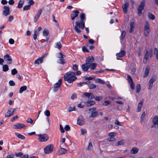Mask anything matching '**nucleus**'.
I'll return each mask as SVG.
<instances>
[{
	"instance_id": "nucleus-20",
	"label": "nucleus",
	"mask_w": 158,
	"mask_h": 158,
	"mask_svg": "<svg viewBox=\"0 0 158 158\" xmlns=\"http://www.w3.org/2000/svg\"><path fill=\"white\" fill-rule=\"evenodd\" d=\"M126 54V52L125 51L122 50L120 52L116 54L117 56L118 57H122L124 56Z\"/></svg>"
},
{
	"instance_id": "nucleus-4",
	"label": "nucleus",
	"mask_w": 158,
	"mask_h": 158,
	"mask_svg": "<svg viewBox=\"0 0 158 158\" xmlns=\"http://www.w3.org/2000/svg\"><path fill=\"white\" fill-rule=\"evenodd\" d=\"M54 147L52 144H49L47 146L44 148V152L46 154L51 153L53 150Z\"/></svg>"
},
{
	"instance_id": "nucleus-28",
	"label": "nucleus",
	"mask_w": 158,
	"mask_h": 158,
	"mask_svg": "<svg viewBox=\"0 0 158 158\" xmlns=\"http://www.w3.org/2000/svg\"><path fill=\"white\" fill-rule=\"evenodd\" d=\"M27 89V87L26 85H24L21 87L19 90V93L20 94L22 93L23 92L26 90Z\"/></svg>"
},
{
	"instance_id": "nucleus-38",
	"label": "nucleus",
	"mask_w": 158,
	"mask_h": 158,
	"mask_svg": "<svg viewBox=\"0 0 158 158\" xmlns=\"http://www.w3.org/2000/svg\"><path fill=\"white\" fill-rule=\"evenodd\" d=\"M43 35L45 36H47L49 34V31L48 30L45 29L43 31Z\"/></svg>"
},
{
	"instance_id": "nucleus-6",
	"label": "nucleus",
	"mask_w": 158,
	"mask_h": 158,
	"mask_svg": "<svg viewBox=\"0 0 158 158\" xmlns=\"http://www.w3.org/2000/svg\"><path fill=\"white\" fill-rule=\"evenodd\" d=\"M48 55V53H47L44 54L41 57H40L35 60L34 61V64H37L39 65L40 63H42L44 60L45 58Z\"/></svg>"
},
{
	"instance_id": "nucleus-50",
	"label": "nucleus",
	"mask_w": 158,
	"mask_h": 158,
	"mask_svg": "<svg viewBox=\"0 0 158 158\" xmlns=\"http://www.w3.org/2000/svg\"><path fill=\"white\" fill-rule=\"evenodd\" d=\"M96 87V85L93 84H90L89 85V87L90 89L95 88Z\"/></svg>"
},
{
	"instance_id": "nucleus-39",
	"label": "nucleus",
	"mask_w": 158,
	"mask_h": 158,
	"mask_svg": "<svg viewBox=\"0 0 158 158\" xmlns=\"http://www.w3.org/2000/svg\"><path fill=\"white\" fill-rule=\"evenodd\" d=\"M9 70L8 66L6 64L4 65L2 67V70L4 72H6Z\"/></svg>"
},
{
	"instance_id": "nucleus-53",
	"label": "nucleus",
	"mask_w": 158,
	"mask_h": 158,
	"mask_svg": "<svg viewBox=\"0 0 158 158\" xmlns=\"http://www.w3.org/2000/svg\"><path fill=\"white\" fill-rule=\"evenodd\" d=\"M102 97L101 96H96L95 97V99L97 101H100L102 99Z\"/></svg>"
},
{
	"instance_id": "nucleus-31",
	"label": "nucleus",
	"mask_w": 158,
	"mask_h": 158,
	"mask_svg": "<svg viewBox=\"0 0 158 158\" xmlns=\"http://www.w3.org/2000/svg\"><path fill=\"white\" fill-rule=\"evenodd\" d=\"M62 84V79H60L58 81V82L57 83L54 84V86H57V87L59 88L61 85Z\"/></svg>"
},
{
	"instance_id": "nucleus-64",
	"label": "nucleus",
	"mask_w": 158,
	"mask_h": 158,
	"mask_svg": "<svg viewBox=\"0 0 158 158\" xmlns=\"http://www.w3.org/2000/svg\"><path fill=\"white\" fill-rule=\"evenodd\" d=\"M23 155V153L21 152H19L18 153L15 154V155L16 157H19Z\"/></svg>"
},
{
	"instance_id": "nucleus-37",
	"label": "nucleus",
	"mask_w": 158,
	"mask_h": 158,
	"mask_svg": "<svg viewBox=\"0 0 158 158\" xmlns=\"http://www.w3.org/2000/svg\"><path fill=\"white\" fill-rule=\"evenodd\" d=\"M68 112H71L75 110V108L74 106H69L67 108Z\"/></svg>"
},
{
	"instance_id": "nucleus-10",
	"label": "nucleus",
	"mask_w": 158,
	"mask_h": 158,
	"mask_svg": "<svg viewBox=\"0 0 158 158\" xmlns=\"http://www.w3.org/2000/svg\"><path fill=\"white\" fill-rule=\"evenodd\" d=\"M5 60L8 62V64H10L11 63L12 59L11 57L8 54L4 55V56Z\"/></svg>"
},
{
	"instance_id": "nucleus-54",
	"label": "nucleus",
	"mask_w": 158,
	"mask_h": 158,
	"mask_svg": "<svg viewBox=\"0 0 158 158\" xmlns=\"http://www.w3.org/2000/svg\"><path fill=\"white\" fill-rule=\"evenodd\" d=\"M87 132V130L85 129H81V134L84 135Z\"/></svg>"
},
{
	"instance_id": "nucleus-35",
	"label": "nucleus",
	"mask_w": 158,
	"mask_h": 158,
	"mask_svg": "<svg viewBox=\"0 0 158 158\" xmlns=\"http://www.w3.org/2000/svg\"><path fill=\"white\" fill-rule=\"evenodd\" d=\"M58 63L59 64H65V62L64 61V59L62 58H60L57 61Z\"/></svg>"
},
{
	"instance_id": "nucleus-1",
	"label": "nucleus",
	"mask_w": 158,
	"mask_h": 158,
	"mask_svg": "<svg viewBox=\"0 0 158 158\" xmlns=\"http://www.w3.org/2000/svg\"><path fill=\"white\" fill-rule=\"evenodd\" d=\"M80 22L76 21L75 22L76 25L74 27V29L76 32L77 33H80L81 31L80 29H83L85 27L84 20L85 19V14L84 13H82L80 15Z\"/></svg>"
},
{
	"instance_id": "nucleus-41",
	"label": "nucleus",
	"mask_w": 158,
	"mask_h": 158,
	"mask_svg": "<svg viewBox=\"0 0 158 158\" xmlns=\"http://www.w3.org/2000/svg\"><path fill=\"white\" fill-rule=\"evenodd\" d=\"M127 80L128 81L129 83H131V82H133V80L131 77V76L129 75H127Z\"/></svg>"
},
{
	"instance_id": "nucleus-48",
	"label": "nucleus",
	"mask_w": 158,
	"mask_h": 158,
	"mask_svg": "<svg viewBox=\"0 0 158 158\" xmlns=\"http://www.w3.org/2000/svg\"><path fill=\"white\" fill-rule=\"evenodd\" d=\"M154 53V54L156 53V58L158 59V50H157V49L156 48H155Z\"/></svg>"
},
{
	"instance_id": "nucleus-24",
	"label": "nucleus",
	"mask_w": 158,
	"mask_h": 158,
	"mask_svg": "<svg viewBox=\"0 0 158 158\" xmlns=\"http://www.w3.org/2000/svg\"><path fill=\"white\" fill-rule=\"evenodd\" d=\"M89 65V68L92 70H94L96 67L97 64L96 63H90Z\"/></svg>"
},
{
	"instance_id": "nucleus-2",
	"label": "nucleus",
	"mask_w": 158,
	"mask_h": 158,
	"mask_svg": "<svg viewBox=\"0 0 158 158\" xmlns=\"http://www.w3.org/2000/svg\"><path fill=\"white\" fill-rule=\"evenodd\" d=\"M75 73L71 71L66 73L64 75V79L65 81H67L69 83H73L77 79L75 75Z\"/></svg>"
},
{
	"instance_id": "nucleus-29",
	"label": "nucleus",
	"mask_w": 158,
	"mask_h": 158,
	"mask_svg": "<svg viewBox=\"0 0 158 158\" xmlns=\"http://www.w3.org/2000/svg\"><path fill=\"white\" fill-rule=\"evenodd\" d=\"M126 34V32L124 31H122V32L121 36L120 37V40L122 41L124 40L125 36Z\"/></svg>"
},
{
	"instance_id": "nucleus-62",
	"label": "nucleus",
	"mask_w": 158,
	"mask_h": 158,
	"mask_svg": "<svg viewBox=\"0 0 158 158\" xmlns=\"http://www.w3.org/2000/svg\"><path fill=\"white\" fill-rule=\"evenodd\" d=\"M9 84L11 86H14L15 85V82L12 80H10L9 82Z\"/></svg>"
},
{
	"instance_id": "nucleus-59",
	"label": "nucleus",
	"mask_w": 158,
	"mask_h": 158,
	"mask_svg": "<svg viewBox=\"0 0 158 158\" xmlns=\"http://www.w3.org/2000/svg\"><path fill=\"white\" fill-rule=\"evenodd\" d=\"M71 99L74 100L77 98V95L75 94H73L71 96Z\"/></svg>"
},
{
	"instance_id": "nucleus-23",
	"label": "nucleus",
	"mask_w": 158,
	"mask_h": 158,
	"mask_svg": "<svg viewBox=\"0 0 158 158\" xmlns=\"http://www.w3.org/2000/svg\"><path fill=\"white\" fill-rule=\"evenodd\" d=\"M150 70V68L149 67H147L145 69L144 74L143 76V77L144 78L146 77L147 76H148Z\"/></svg>"
},
{
	"instance_id": "nucleus-5",
	"label": "nucleus",
	"mask_w": 158,
	"mask_h": 158,
	"mask_svg": "<svg viewBox=\"0 0 158 158\" xmlns=\"http://www.w3.org/2000/svg\"><path fill=\"white\" fill-rule=\"evenodd\" d=\"M150 32V26L148 22V21L146 22L144 29V33L146 37H147Z\"/></svg>"
},
{
	"instance_id": "nucleus-17",
	"label": "nucleus",
	"mask_w": 158,
	"mask_h": 158,
	"mask_svg": "<svg viewBox=\"0 0 158 158\" xmlns=\"http://www.w3.org/2000/svg\"><path fill=\"white\" fill-rule=\"evenodd\" d=\"M156 81V79L154 77H152L150 79L149 83V89H151L152 88L153 85V83Z\"/></svg>"
},
{
	"instance_id": "nucleus-25",
	"label": "nucleus",
	"mask_w": 158,
	"mask_h": 158,
	"mask_svg": "<svg viewBox=\"0 0 158 158\" xmlns=\"http://www.w3.org/2000/svg\"><path fill=\"white\" fill-rule=\"evenodd\" d=\"M135 25V24L134 22H131L130 24V29L129 30L130 32L131 33L133 31Z\"/></svg>"
},
{
	"instance_id": "nucleus-58",
	"label": "nucleus",
	"mask_w": 158,
	"mask_h": 158,
	"mask_svg": "<svg viewBox=\"0 0 158 158\" xmlns=\"http://www.w3.org/2000/svg\"><path fill=\"white\" fill-rule=\"evenodd\" d=\"M111 102L110 101H106L102 103V105L105 106H107Z\"/></svg>"
},
{
	"instance_id": "nucleus-63",
	"label": "nucleus",
	"mask_w": 158,
	"mask_h": 158,
	"mask_svg": "<svg viewBox=\"0 0 158 158\" xmlns=\"http://www.w3.org/2000/svg\"><path fill=\"white\" fill-rule=\"evenodd\" d=\"M116 133L115 132H110L109 134V136L111 137H113L116 135Z\"/></svg>"
},
{
	"instance_id": "nucleus-36",
	"label": "nucleus",
	"mask_w": 158,
	"mask_h": 158,
	"mask_svg": "<svg viewBox=\"0 0 158 158\" xmlns=\"http://www.w3.org/2000/svg\"><path fill=\"white\" fill-rule=\"evenodd\" d=\"M16 135L20 139H25V136L19 133H16Z\"/></svg>"
},
{
	"instance_id": "nucleus-32",
	"label": "nucleus",
	"mask_w": 158,
	"mask_h": 158,
	"mask_svg": "<svg viewBox=\"0 0 158 158\" xmlns=\"http://www.w3.org/2000/svg\"><path fill=\"white\" fill-rule=\"evenodd\" d=\"M95 81L96 82L100 84H105V82L104 81H103L100 78H98L97 79H96L95 80Z\"/></svg>"
},
{
	"instance_id": "nucleus-3",
	"label": "nucleus",
	"mask_w": 158,
	"mask_h": 158,
	"mask_svg": "<svg viewBox=\"0 0 158 158\" xmlns=\"http://www.w3.org/2000/svg\"><path fill=\"white\" fill-rule=\"evenodd\" d=\"M145 5V1L144 0H143L137 8L138 15L139 16H141L142 14V11L144 9V6Z\"/></svg>"
},
{
	"instance_id": "nucleus-30",
	"label": "nucleus",
	"mask_w": 158,
	"mask_h": 158,
	"mask_svg": "<svg viewBox=\"0 0 158 158\" xmlns=\"http://www.w3.org/2000/svg\"><path fill=\"white\" fill-rule=\"evenodd\" d=\"M86 105L88 106H90L94 104L95 102L94 101H87L85 102Z\"/></svg>"
},
{
	"instance_id": "nucleus-47",
	"label": "nucleus",
	"mask_w": 158,
	"mask_h": 158,
	"mask_svg": "<svg viewBox=\"0 0 158 158\" xmlns=\"http://www.w3.org/2000/svg\"><path fill=\"white\" fill-rule=\"evenodd\" d=\"M129 84L130 85V88H131V89L132 90L134 89L135 86V85L134 84V82H131V83H129Z\"/></svg>"
},
{
	"instance_id": "nucleus-43",
	"label": "nucleus",
	"mask_w": 158,
	"mask_h": 158,
	"mask_svg": "<svg viewBox=\"0 0 158 158\" xmlns=\"http://www.w3.org/2000/svg\"><path fill=\"white\" fill-rule=\"evenodd\" d=\"M136 92L139 93L140 90V84H138L136 86Z\"/></svg>"
},
{
	"instance_id": "nucleus-46",
	"label": "nucleus",
	"mask_w": 158,
	"mask_h": 158,
	"mask_svg": "<svg viewBox=\"0 0 158 158\" xmlns=\"http://www.w3.org/2000/svg\"><path fill=\"white\" fill-rule=\"evenodd\" d=\"M58 57L59 58H62L63 59L65 57V55H63L61 52H59L58 53Z\"/></svg>"
},
{
	"instance_id": "nucleus-13",
	"label": "nucleus",
	"mask_w": 158,
	"mask_h": 158,
	"mask_svg": "<svg viewBox=\"0 0 158 158\" xmlns=\"http://www.w3.org/2000/svg\"><path fill=\"white\" fill-rule=\"evenodd\" d=\"M26 127V126L21 123H17L13 126L14 129H20Z\"/></svg>"
},
{
	"instance_id": "nucleus-19",
	"label": "nucleus",
	"mask_w": 158,
	"mask_h": 158,
	"mask_svg": "<svg viewBox=\"0 0 158 158\" xmlns=\"http://www.w3.org/2000/svg\"><path fill=\"white\" fill-rule=\"evenodd\" d=\"M81 67L82 70L85 71H87L89 68V64H88L86 63L84 64H82L81 66Z\"/></svg>"
},
{
	"instance_id": "nucleus-18",
	"label": "nucleus",
	"mask_w": 158,
	"mask_h": 158,
	"mask_svg": "<svg viewBox=\"0 0 158 158\" xmlns=\"http://www.w3.org/2000/svg\"><path fill=\"white\" fill-rule=\"evenodd\" d=\"M143 100H142L140 102L138 103V107L137 110V112H139L141 111L143 104Z\"/></svg>"
},
{
	"instance_id": "nucleus-21",
	"label": "nucleus",
	"mask_w": 158,
	"mask_h": 158,
	"mask_svg": "<svg viewBox=\"0 0 158 158\" xmlns=\"http://www.w3.org/2000/svg\"><path fill=\"white\" fill-rule=\"evenodd\" d=\"M139 151V149L136 147H134L131 150L130 152L132 154H135Z\"/></svg>"
},
{
	"instance_id": "nucleus-27",
	"label": "nucleus",
	"mask_w": 158,
	"mask_h": 158,
	"mask_svg": "<svg viewBox=\"0 0 158 158\" xmlns=\"http://www.w3.org/2000/svg\"><path fill=\"white\" fill-rule=\"evenodd\" d=\"M148 17L150 19L152 20H154L155 19L154 15L149 12L148 13Z\"/></svg>"
},
{
	"instance_id": "nucleus-56",
	"label": "nucleus",
	"mask_w": 158,
	"mask_h": 158,
	"mask_svg": "<svg viewBox=\"0 0 158 158\" xmlns=\"http://www.w3.org/2000/svg\"><path fill=\"white\" fill-rule=\"evenodd\" d=\"M82 50L83 52H89L85 46H83L82 47Z\"/></svg>"
},
{
	"instance_id": "nucleus-9",
	"label": "nucleus",
	"mask_w": 158,
	"mask_h": 158,
	"mask_svg": "<svg viewBox=\"0 0 158 158\" xmlns=\"http://www.w3.org/2000/svg\"><path fill=\"white\" fill-rule=\"evenodd\" d=\"M42 12V10L41 9H39L36 15L34 17V23L37 22L38 20L40 15L41 14Z\"/></svg>"
},
{
	"instance_id": "nucleus-60",
	"label": "nucleus",
	"mask_w": 158,
	"mask_h": 158,
	"mask_svg": "<svg viewBox=\"0 0 158 158\" xmlns=\"http://www.w3.org/2000/svg\"><path fill=\"white\" fill-rule=\"evenodd\" d=\"M149 56L150 57H152V56L153 51L152 49H150L149 51Z\"/></svg>"
},
{
	"instance_id": "nucleus-14",
	"label": "nucleus",
	"mask_w": 158,
	"mask_h": 158,
	"mask_svg": "<svg viewBox=\"0 0 158 158\" xmlns=\"http://www.w3.org/2000/svg\"><path fill=\"white\" fill-rule=\"evenodd\" d=\"M152 122L155 127L158 128V116H156L153 118Z\"/></svg>"
},
{
	"instance_id": "nucleus-22",
	"label": "nucleus",
	"mask_w": 158,
	"mask_h": 158,
	"mask_svg": "<svg viewBox=\"0 0 158 158\" xmlns=\"http://www.w3.org/2000/svg\"><path fill=\"white\" fill-rule=\"evenodd\" d=\"M81 117L80 116L77 120V124L79 125H82L84 124V121L82 119Z\"/></svg>"
},
{
	"instance_id": "nucleus-61",
	"label": "nucleus",
	"mask_w": 158,
	"mask_h": 158,
	"mask_svg": "<svg viewBox=\"0 0 158 158\" xmlns=\"http://www.w3.org/2000/svg\"><path fill=\"white\" fill-rule=\"evenodd\" d=\"M64 129L66 131H69L70 129V128L68 125H66L64 127Z\"/></svg>"
},
{
	"instance_id": "nucleus-33",
	"label": "nucleus",
	"mask_w": 158,
	"mask_h": 158,
	"mask_svg": "<svg viewBox=\"0 0 158 158\" xmlns=\"http://www.w3.org/2000/svg\"><path fill=\"white\" fill-rule=\"evenodd\" d=\"M91 115L90 116V117H94L96 116L98 114V112L97 111H94L93 112L91 111Z\"/></svg>"
},
{
	"instance_id": "nucleus-15",
	"label": "nucleus",
	"mask_w": 158,
	"mask_h": 158,
	"mask_svg": "<svg viewBox=\"0 0 158 158\" xmlns=\"http://www.w3.org/2000/svg\"><path fill=\"white\" fill-rule=\"evenodd\" d=\"M68 150L67 149H65L64 148H60L57 154L59 155L65 154L67 152Z\"/></svg>"
},
{
	"instance_id": "nucleus-57",
	"label": "nucleus",
	"mask_w": 158,
	"mask_h": 158,
	"mask_svg": "<svg viewBox=\"0 0 158 158\" xmlns=\"http://www.w3.org/2000/svg\"><path fill=\"white\" fill-rule=\"evenodd\" d=\"M38 34V32L36 30L34 31V34L33 35V38L35 40L37 38V36Z\"/></svg>"
},
{
	"instance_id": "nucleus-7",
	"label": "nucleus",
	"mask_w": 158,
	"mask_h": 158,
	"mask_svg": "<svg viewBox=\"0 0 158 158\" xmlns=\"http://www.w3.org/2000/svg\"><path fill=\"white\" fill-rule=\"evenodd\" d=\"M49 137L47 135H39V139L40 141L44 142L48 140Z\"/></svg>"
},
{
	"instance_id": "nucleus-45",
	"label": "nucleus",
	"mask_w": 158,
	"mask_h": 158,
	"mask_svg": "<svg viewBox=\"0 0 158 158\" xmlns=\"http://www.w3.org/2000/svg\"><path fill=\"white\" fill-rule=\"evenodd\" d=\"M31 6L29 5H27L25 6L23 8V10L24 11L29 10L30 9Z\"/></svg>"
},
{
	"instance_id": "nucleus-51",
	"label": "nucleus",
	"mask_w": 158,
	"mask_h": 158,
	"mask_svg": "<svg viewBox=\"0 0 158 158\" xmlns=\"http://www.w3.org/2000/svg\"><path fill=\"white\" fill-rule=\"evenodd\" d=\"M18 73V71L15 69H14L11 70V74L15 75Z\"/></svg>"
},
{
	"instance_id": "nucleus-40",
	"label": "nucleus",
	"mask_w": 158,
	"mask_h": 158,
	"mask_svg": "<svg viewBox=\"0 0 158 158\" xmlns=\"http://www.w3.org/2000/svg\"><path fill=\"white\" fill-rule=\"evenodd\" d=\"M23 1L20 0L18 3V7L19 8H21L23 7Z\"/></svg>"
},
{
	"instance_id": "nucleus-42",
	"label": "nucleus",
	"mask_w": 158,
	"mask_h": 158,
	"mask_svg": "<svg viewBox=\"0 0 158 158\" xmlns=\"http://www.w3.org/2000/svg\"><path fill=\"white\" fill-rule=\"evenodd\" d=\"M93 149V147L92 146V143L90 142L89 143V145L88 146L87 149L88 150H92Z\"/></svg>"
},
{
	"instance_id": "nucleus-12",
	"label": "nucleus",
	"mask_w": 158,
	"mask_h": 158,
	"mask_svg": "<svg viewBox=\"0 0 158 158\" xmlns=\"http://www.w3.org/2000/svg\"><path fill=\"white\" fill-rule=\"evenodd\" d=\"M94 61V58L92 56H89L86 59L85 63L88 64H89Z\"/></svg>"
},
{
	"instance_id": "nucleus-26",
	"label": "nucleus",
	"mask_w": 158,
	"mask_h": 158,
	"mask_svg": "<svg viewBox=\"0 0 158 158\" xmlns=\"http://www.w3.org/2000/svg\"><path fill=\"white\" fill-rule=\"evenodd\" d=\"M12 108H10L9 109L6 113L7 114H6L5 115L7 117H10L13 114H12L11 112L12 111Z\"/></svg>"
},
{
	"instance_id": "nucleus-8",
	"label": "nucleus",
	"mask_w": 158,
	"mask_h": 158,
	"mask_svg": "<svg viewBox=\"0 0 158 158\" xmlns=\"http://www.w3.org/2000/svg\"><path fill=\"white\" fill-rule=\"evenodd\" d=\"M79 13V12L77 10L73 11V13L70 15L72 20H73L75 18L77 17L78 16Z\"/></svg>"
},
{
	"instance_id": "nucleus-11",
	"label": "nucleus",
	"mask_w": 158,
	"mask_h": 158,
	"mask_svg": "<svg viewBox=\"0 0 158 158\" xmlns=\"http://www.w3.org/2000/svg\"><path fill=\"white\" fill-rule=\"evenodd\" d=\"M3 8L4 10L3 11V14L5 16H7L10 14V8L8 6H4Z\"/></svg>"
},
{
	"instance_id": "nucleus-49",
	"label": "nucleus",
	"mask_w": 158,
	"mask_h": 158,
	"mask_svg": "<svg viewBox=\"0 0 158 158\" xmlns=\"http://www.w3.org/2000/svg\"><path fill=\"white\" fill-rule=\"evenodd\" d=\"M44 114L47 117L50 116V111L48 110H46L44 112Z\"/></svg>"
},
{
	"instance_id": "nucleus-44",
	"label": "nucleus",
	"mask_w": 158,
	"mask_h": 158,
	"mask_svg": "<svg viewBox=\"0 0 158 158\" xmlns=\"http://www.w3.org/2000/svg\"><path fill=\"white\" fill-rule=\"evenodd\" d=\"M149 52L147 50L146 51L145 54L144 56V59H148V57L149 56Z\"/></svg>"
},
{
	"instance_id": "nucleus-34",
	"label": "nucleus",
	"mask_w": 158,
	"mask_h": 158,
	"mask_svg": "<svg viewBox=\"0 0 158 158\" xmlns=\"http://www.w3.org/2000/svg\"><path fill=\"white\" fill-rule=\"evenodd\" d=\"M62 46V45L61 44L60 42H59L56 43V46L55 47L60 49L61 48Z\"/></svg>"
},
{
	"instance_id": "nucleus-16",
	"label": "nucleus",
	"mask_w": 158,
	"mask_h": 158,
	"mask_svg": "<svg viewBox=\"0 0 158 158\" xmlns=\"http://www.w3.org/2000/svg\"><path fill=\"white\" fill-rule=\"evenodd\" d=\"M129 6V4L128 2H126L122 6V8L123 10V12L124 14H126L127 12V8Z\"/></svg>"
},
{
	"instance_id": "nucleus-52",
	"label": "nucleus",
	"mask_w": 158,
	"mask_h": 158,
	"mask_svg": "<svg viewBox=\"0 0 158 158\" xmlns=\"http://www.w3.org/2000/svg\"><path fill=\"white\" fill-rule=\"evenodd\" d=\"M84 95L86 97H87L89 99L90 97L91 96V94L87 93H83Z\"/></svg>"
},
{
	"instance_id": "nucleus-55",
	"label": "nucleus",
	"mask_w": 158,
	"mask_h": 158,
	"mask_svg": "<svg viewBox=\"0 0 158 158\" xmlns=\"http://www.w3.org/2000/svg\"><path fill=\"white\" fill-rule=\"evenodd\" d=\"M123 144V141L122 140L120 141L117 142L115 145L116 146L121 145Z\"/></svg>"
}]
</instances>
